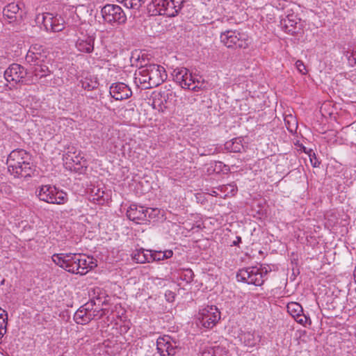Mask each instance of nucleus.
I'll return each mask as SVG.
<instances>
[{
    "label": "nucleus",
    "mask_w": 356,
    "mask_h": 356,
    "mask_svg": "<svg viewBox=\"0 0 356 356\" xmlns=\"http://www.w3.org/2000/svg\"><path fill=\"white\" fill-rule=\"evenodd\" d=\"M51 259L57 266L73 274L83 275L97 266L92 258L81 254H54Z\"/></svg>",
    "instance_id": "1"
},
{
    "label": "nucleus",
    "mask_w": 356,
    "mask_h": 356,
    "mask_svg": "<svg viewBox=\"0 0 356 356\" xmlns=\"http://www.w3.org/2000/svg\"><path fill=\"white\" fill-rule=\"evenodd\" d=\"M31 161V156L26 150L15 149L8 156V170L15 177H30L35 171V166Z\"/></svg>",
    "instance_id": "2"
},
{
    "label": "nucleus",
    "mask_w": 356,
    "mask_h": 356,
    "mask_svg": "<svg viewBox=\"0 0 356 356\" xmlns=\"http://www.w3.org/2000/svg\"><path fill=\"white\" fill-rule=\"evenodd\" d=\"M165 68L157 64L143 66L135 73L134 81L143 89H149L161 85L167 79Z\"/></svg>",
    "instance_id": "3"
},
{
    "label": "nucleus",
    "mask_w": 356,
    "mask_h": 356,
    "mask_svg": "<svg viewBox=\"0 0 356 356\" xmlns=\"http://www.w3.org/2000/svg\"><path fill=\"white\" fill-rule=\"evenodd\" d=\"M268 273L266 268H259L257 266H251L240 269L236 275L238 281L245 282L254 286H261Z\"/></svg>",
    "instance_id": "4"
},
{
    "label": "nucleus",
    "mask_w": 356,
    "mask_h": 356,
    "mask_svg": "<svg viewBox=\"0 0 356 356\" xmlns=\"http://www.w3.org/2000/svg\"><path fill=\"white\" fill-rule=\"evenodd\" d=\"M185 0H152L150 9L154 8L155 15L176 16L183 7Z\"/></svg>",
    "instance_id": "5"
},
{
    "label": "nucleus",
    "mask_w": 356,
    "mask_h": 356,
    "mask_svg": "<svg viewBox=\"0 0 356 356\" xmlns=\"http://www.w3.org/2000/svg\"><path fill=\"white\" fill-rule=\"evenodd\" d=\"M38 196L40 200L50 204H64L68 201L67 193L50 185L42 186Z\"/></svg>",
    "instance_id": "6"
},
{
    "label": "nucleus",
    "mask_w": 356,
    "mask_h": 356,
    "mask_svg": "<svg viewBox=\"0 0 356 356\" xmlns=\"http://www.w3.org/2000/svg\"><path fill=\"white\" fill-rule=\"evenodd\" d=\"M104 21L111 25H122L127 22V15L122 8L115 4H106L101 9Z\"/></svg>",
    "instance_id": "7"
},
{
    "label": "nucleus",
    "mask_w": 356,
    "mask_h": 356,
    "mask_svg": "<svg viewBox=\"0 0 356 356\" xmlns=\"http://www.w3.org/2000/svg\"><path fill=\"white\" fill-rule=\"evenodd\" d=\"M220 41L228 48L245 49L248 46L246 35L233 30L221 33Z\"/></svg>",
    "instance_id": "8"
},
{
    "label": "nucleus",
    "mask_w": 356,
    "mask_h": 356,
    "mask_svg": "<svg viewBox=\"0 0 356 356\" xmlns=\"http://www.w3.org/2000/svg\"><path fill=\"white\" fill-rule=\"evenodd\" d=\"M197 319L205 328H212L220 319V312L214 305H207L200 309Z\"/></svg>",
    "instance_id": "9"
},
{
    "label": "nucleus",
    "mask_w": 356,
    "mask_h": 356,
    "mask_svg": "<svg viewBox=\"0 0 356 356\" xmlns=\"http://www.w3.org/2000/svg\"><path fill=\"white\" fill-rule=\"evenodd\" d=\"M37 21L42 22L47 31L60 32L65 28V20L61 16H54L51 13H46L37 16Z\"/></svg>",
    "instance_id": "10"
},
{
    "label": "nucleus",
    "mask_w": 356,
    "mask_h": 356,
    "mask_svg": "<svg viewBox=\"0 0 356 356\" xmlns=\"http://www.w3.org/2000/svg\"><path fill=\"white\" fill-rule=\"evenodd\" d=\"M109 93L115 100L127 99L132 95L131 88L122 82L113 83L110 86Z\"/></svg>",
    "instance_id": "11"
},
{
    "label": "nucleus",
    "mask_w": 356,
    "mask_h": 356,
    "mask_svg": "<svg viewBox=\"0 0 356 356\" xmlns=\"http://www.w3.org/2000/svg\"><path fill=\"white\" fill-rule=\"evenodd\" d=\"M149 209L144 207L132 204L127 211V216L130 220L136 223H140V221L147 220V213Z\"/></svg>",
    "instance_id": "12"
},
{
    "label": "nucleus",
    "mask_w": 356,
    "mask_h": 356,
    "mask_svg": "<svg viewBox=\"0 0 356 356\" xmlns=\"http://www.w3.org/2000/svg\"><path fill=\"white\" fill-rule=\"evenodd\" d=\"M26 71L19 64L13 63L5 71L4 77L8 82H20L26 76Z\"/></svg>",
    "instance_id": "13"
},
{
    "label": "nucleus",
    "mask_w": 356,
    "mask_h": 356,
    "mask_svg": "<svg viewBox=\"0 0 356 356\" xmlns=\"http://www.w3.org/2000/svg\"><path fill=\"white\" fill-rule=\"evenodd\" d=\"M95 37L93 35H83L76 42V47L79 51L90 54L94 50Z\"/></svg>",
    "instance_id": "14"
},
{
    "label": "nucleus",
    "mask_w": 356,
    "mask_h": 356,
    "mask_svg": "<svg viewBox=\"0 0 356 356\" xmlns=\"http://www.w3.org/2000/svg\"><path fill=\"white\" fill-rule=\"evenodd\" d=\"M186 83H188L190 86H185V87H181L184 89L191 90L193 91H199L200 90L205 88L204 82L203 81H200V79H195L192 74L188 71L187 75L185 76Z\"/></svg>",
    "instance_id": "15"
},
{
    "label": "nucleus",
    "mask_w": 356,
    "mask_h": 356,
    "mask_svg": "<svg viewBox=\"0 0 356 356\" xmlns=\"http://www.w3.org/2000/svg\"><path fill=\"white\" fill-rule=\"evenodd\" d=\"M132 259L138 264L151 262V250L140 249L135 250L132 254Z\"/></svg>",
    "instance_id": "16"
},
{
    "label": "nucleus",
    "mask_w": 356,
    "mask_h": 356,
    "mask_svg": "<svg viewBox=\"0 0 356 356\" xmlns=\"http://www.w3.org/2000/svg\"><path fill=\"white\" fill-rule=\"evenodd\" d=\"M19 8L17 4L15 3H9L3 10V15L5 18H7L10 23L17 20V14L18 13Z\"/></svg>",
    "instance_id": "17"
},
{
    "label": "nucleus",
    "mask_w": 356,
    "mask_h": 356,
    "mask_svg": "<svg viewBox=\"0 0 356 356\" xmlns=\"http://www.w3.org/2000/svg\"><path fill=\"white\" fill-rule=\"evenodd\" d=\"M188 70L184 67H179L174 70L172 76L174 80L181 86L185 87V86H189L188 83H186L185 76L187 75Z\"/></svg>",
    "instance_id": "18"
},
{
    "label": "nucleus",
    "mask_w": 356,
    "mask_h": 356,
    "mask_svg": "<svg viewBox=\"0 0 356 356\" xmlns=\"http://www.w3.org/2000/svg\"><path fill=\"white\" fill-rule=\"evenodd\" d=\"M47 58L46 54H35L31 52H27L25 57V60L30 65L33 67L37 65H42V63H44Z\"/></svg>",
    "instance_id": "19"
},
{
    "label": "nucleus",
    "mask_w": 356,
    "mask_h": 356,
    "mask_svg": "<svg viewBox=\"0 0 356 356\" xmlns=\"http://www.w3.org/2000/svg\"><path fill=\"white\" fill-rule=\"evenodd\" d=\"M225 149L232 152H241L243 149L241 139L236 138L226 142Z\"/></svg>",
    "instance_id": "20"
},
{
    "label": "nucleus",
    "mask_w": 356,
    "mask_h": 356,
    "mask_svg": "<svg viewBox=\"0 0 356 356\" xmlns=\"http://www.w3.org/2000/svg\"><path fill=\"white\" fill-rule=\"evenodd\" d=\"M91 314H88L82 307L75 312L74 319L79 324H86L91 321Z\"/></svg>",
    "instance_id": "21"
},
{
    "label": "nucleus",
    "mask_w": 356,
    "mask_h": 356,
    "mask_svg": "<svg viewBox=\"0 0 356 356\" xmlns=\"http://www.w3.org/2000/svg\"><path fill=\"white\" fill-rule=\"evenodd\" d=\"M173 255V252L171 250H168L165 251H152L151 250V256L152 259L151 262L154 261H161L164 259H168L172 257Z\"/></svg>",
    "instance_id": "22"
},
{
    "label": "nucleus",
    "mask_w": 356,
    "mask_h": 356,
    "mask_svg": "<svg viewBox=\"0 0 356 356\" xmlns=\"http://www.w3.org/2000/svg\"><path fill=\"white\" fill-rule=\"evenodd\" d=\"M287 311L294 318L303 312L302 307L297 302H291L287 305Z\"/></svg>",
    "instance_id": "23"
},
{
    "label": "nucleus",
    "mask_w": 356,
    "mask_h": 356,
    "mask_svg": "<svg viewBox=\"0 0 356 356\" xmlns=\"http://www.w3.org/2000/svg\"><path fill=\"white\" fill-rule=\"evenodd\" d=\"M285 22L286 30L291 35L296 33L300 29L301 24L300 22H294L291 19H288Z\"/></svg>",
    "instance_id": "24"
},
{
    "label": "nucleus",
    "mask_w": 356,
    "mask_h": 356,
    "mask_svg": "<svg viewBox=\"0 0 356 356\" xmlns=\"http://www.w3.org/2000/svg\"><path fill=\"white\" fill-rule=\"evenodd\" d=\"M128 8L138 10L145 3L144 0H117Z\"/></svg>",
    "instance_id": "25"
},
{
    "label": "nucleus",
    "mask_w": 356,
    "mask_h": 356,
    "mask_svg": "<svg viewBox=\"0 0 356 356\" xmlns=\"http://www.w3.org/2000/svg\"><path fill=\"white\" fill-rule=\"evenodd\" d=\"M167 347L165 348V354L168 355H175L177 350L179 348V344L176 341H170V337H167Z\"/></svg>",
    "instance_id": "26"
},
{
    "label": "nucleus",
    "mask_w": 356,
    "mask_h": 356,
    "mask_svg": "<svg viewBox=\"0 0 356 356\" xmlns=\"http://www.w3.org/2000/svg\"><path fill=\"white\" fill-rule=\"evenodd\" d=\"M44 63H42V65H37L33 67V72L36 76L44 77L50 73L49 67Z\"/></svg>",
    "instance_id": "27"
},
{
    "label": "nucleus",
    "mask_w": 356,
    "mask_h": 356,
    "mask_svg": "<svg viewBox=\"0 0 356 356\" xmlns=\"http://www.w3.org/2000/svg\"><path fill=\"white\" fill-rule=\"evenodd\" d=\"M284 122L287 129L290 132L296 131L298 127V122L295 117H293L292 115H286L284 118Z\"/></svg>",
    "instance_id": "28"
},
{
    "label": "nucleus",
    "mask_w": 356,
    "mask_h": 356,
    "mask_svg": "<svg viewBox=\"0 0 356 356\" xmlns=\"http://www.w3.org/2000/svg\"><path fill=\"white\" fill-rule=\"evenodd\" d=\"M220 188L222 192L225 193V196L229 195H234L237 191V186L234 182L229 184L222 185L220 187Z\"/></svg>",
    "instance_id": "29"
},
{
    "label": "nucleus",
    "mask_w": 356,
    "mask_h": 356,
    "mask_svg": "<svg viewBox=\"0 0 356 356\" xmlns=\"http://www.w3.org/2000/svg\"><path fill=\"white\" fill-rule=\"evenodd\" d=\"M167 337L163 338H159L156 342L157 350L161 355L165 356V348L167 347Z\"/></svg>",
    "instance_id": "30"
},
{
    "label": "nucleus",
    "mask_w": 356,
    "mask_h": 356,
    "mask_svg": "<svg viewBox=\"0 0 356 356\" xmlns=\"http://www.w3.org/2000/svg\"><path fill=\"white\" fill-rule=\"evenodd\" d=\"M106 309L101 307H95L91 314V321L93 319H100L106 314Z\"/></svg>",
    "instance_id": "31"
},
{
    "label": "nucleus",
    "mask_w": 356,
    "mask_h": 356,
    "mask_svg": "<svg viewBox=\"0 0 356 356\" xmlns=\"http://www.w3.org/2000/svg\"><path fill=\"white\" fill-rule=\"evenodd\" d=\"M8 325V314L7 312L0 308V329L7 330Z\"/></svg>",
    "instance_id": "32"
},
{
    "label": "nucleus",
    "mask_w": 356,
    "mask_h": 356,
    "mask_svg": "<svg viewBox=\"0 0 356 356\" xmlns=\"http://www.w3.org/2000/svg\"><path fill=\"white\" fill-rule=\"evenodd\" d=\"M304 152L308 154L312 165L314 168L318 167L320 165V162L316 158V154L313 152V150L309 149L308 152H307L306 148L304 147Z\"/></svg>",
    "instance_id": "33"
},
{
    "label": "nucleus",
    "mask_w": 356,
    "mask_h": 356,
    "mask_svg": "<svg viewBox=\"0 0 356 356\" xmlns=\"http://www.w3.org/2000/svg\"><path fill=\"white\" fill-rule=\"evenodd\" d=\"M95 306H97L96 300H95V299H91L81 307L88 314H92V312Z\"/></svg>",
    "instance_id": "34"
},
{
    "label": "nucleus",
    "mask_w": 356,
    "mask_h": 356,
    "mask_svg": "<svg viewBox=\"0 0 356 356\" xmlns=\"http://www.w3.org/2000/svg\"><path fill=\"white\" fill-rule=\"evenodd\" d=\"M28 52H31L33 54H46L44 51L42 47L40 44H35L31 46Z\"/></svg>",
    "instance_id": "35"
},
{
    "label": "nucleus",
    "mask_w": 356,
    "mask_h": 356,
    "mask_svg": "<svg viewBox=\"0 0 356 356\" xmlns=\"http://www.w3.org/2000/svg\"><path fill=\"white\" fill-rule=\"evenodd\" d=\"M296 67L297 70L302 74H305L307 72L306 67L302 60H297L296 62Z\"/></svg>",
    "instance_id": "36"
},
{
    "label": "nucleus",
    "mask_w": 356,
    "mask_h": 356,
    "mask_svg": "<svg viewBox=\"0 0 356 356\" xmlns=\"http://www.w3.org/2000/svg\"><path fill=\"white\" fill-rule=\"evenodd\" d=\"M295 321L302 325H305L306 323L307 322L309 318H307L304 314L303 312L301 313V314L298 315V316H296V318H294Z\"/></svg>",
    "instance_id": "37"
},
{
    "label": "nucleus",
    "mask_w": 356,
    "mask_h": 356,
    "mask_svg": "<svg viewBox=\"0 0 356 356\" xmlns=\"http://www.w3.org/2000/svg\"><path fill=\"white\" fill-rule=\"evenodd\" d=\"M252 335L250 333H247L244 334L245 343L246 346H253L254 345V342L250 341V337Z\"/></svg>",
    "instance_id": "38"
},
{
    "label": "nucleus",
    "mask_w": 356,
    "mask_h": 356,
    "mask_svg": "<svg viewBox=\"0 0 356 356\" xmlns=\"http://www.w3.org/2000/svg\"><path fill=\"white\" fill-rule=\"evenodd\" d=\"M95 300L97 302V306L96 307H102L104 305H107V300L104 299V300H102V298L100 297H97L96 298H94Z\"/></svg>",
    "instance_id": "39"
},
{
    "label": "nucleus",
    "mask_w": 356,
    "mask_h": 356,
    "mask_svg": "<svg viewBox=\"0 0 356 356\" xmlns=\"http://www.w3.org/2000/svg\"><path fill=\"white\" fill-rule=\"evenodd\" d=\"M82 87L88 90H91L95 88V86L91 85L88 81H85L82 83Z\"/></svg>",
    "instance_id": "40"
},
{
    "label": "nucleus",
    "mask_w": 356,
    "mask_h": 356,
    "mask_svg": "<svg viewBox=\"0 0 356 356\" xmlns=\"http://www.w3.org/2000/svg\"><path fill=\"white\" fill-rule=\"evenodd\" d=\"M148 209H149V212L147 213V218H152L153 213L157 211V209H152V208H148Z\"/></svg>",
    "instance_id": "41"
},
{
    "label": "nucleus",
    "mask_w": 356,
    "mask_h": 356,
    "mask_svg": "<svg viewBox=\"0 0 356 356\" xmlns=\"http://www.w3.org/2000/svg\"><path fill=\"white\" fill-rule=\"evenodd\" d=\"M174 300V293L169 291V301L171 302Z\"/></svg>",
    "instance_id": "42"
},
{
    "label": "nucleus",
    "mask_w": 356,
    "mask_h": 356,
    "mask_svg": "<svg viewBox=\"0 0 356 356\" xmlns=\"http://www.w3.org/2000/svg\"><path fill=\"white\" fill-rule=\"evenodd\" d=\"M172 92H169V99H172Z\"/></svg>",
    "instance_id": "43"
},
{
    "label": "nucleus",
    "mask_w": 356,
    "mask_h": 356,
    "mask_svg": "<svg viewBox=\"0 0 356 356\" xmlns=\"http://www.w3.org/2000/svg\"><path fill=\"white\" fill-rule=\"evenodd\" d=\"M237 239H238V242L241 241V237H238Z\"/></svg>",
    "instance_id": "44"
},
{
    "label": "nucleus",
    "mask_w": 356,
    "mask_h": 356,
    "mask_svg": "<svg viewBox=\"0 0 356 356\" xmlns=\"http://www.w3.org/2000/svg\"><path fill=\"white\" fill-rule=\"evenodd\" d=\"M234 244L235 245H237V243H236V241H234Z\"/></svg>",
    "instance_id": "45"
}]
</instances>
